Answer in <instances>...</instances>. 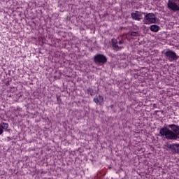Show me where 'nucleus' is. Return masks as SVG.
Listing matches in <instances>:
<instances>
[{"instance_id": "1", "label": "nucleus", "mask_w": 179, "mask_h": 179, "mask_svg": "<svg viewBox=\"0 0 179 179\" xmlns=\"http://www.w3.org/2000/svg\"><path fill=\"white\" fill-rule=\"evenodd\" d=\"M169 128L163 127L160 129L159 134L164 136L168 141H177L179 138V126L177 124H169Z\"/></svg>"}, {"instance_id": "2", "label": "nucleus", "mask_w": 179, "mask_h": 179, "mask_svg": "<svg viewBox=\"0 0 179 179\" xmlns=\"http://www.w3.org/2000/svg\"><path fill=\"white\" fill-rule=\"evenodd\" d=\"M164 55L166 59L169 61V62H173V61H177V59H178V58H179V56L177 55V53H176V52H174L170 49H167L166 51L164 53Z\"/></svg>"}, {"instance_id": "3", "label": "nucleus", "mask_w": 179, "mask_h": 179, "mask_svg": "<svg viewBox=\"0 0 179 179\" xmlns=\"http://www.w3.org/2000/svg\"><path fill=\"white\" fill-rule=\"evenodd\" d=\"M143 22L144 24H152L156 23V15L152 13L145 14Z\"/></svg>"}, {"instance_id": "4", "label": "nucleus", "mask_w": 179, "mask_h": 179, "mask_svg": "<svg viewBox=\"0 0 179 179\" xmlns=\"http://www.w3.org/2000/svg\"><path fill=\"white\" fill-rule=\"evenodd\" d=\"M94 61L95 64H106L107 62V57L102 54H96L94 56Z\"/></svg>"}, {"instance_id": "5", "label": "nucleus", "mask_w": 179, "mask_h": 179, "mask_svg": "<svg viewBox=\"0 0 179 179\" xmlns=\"http://www.w3.org/2000/svg\"><path fill=\"white\" fill-rule=\"evenodd\" d=\"M143 15H146V13L138 10L131 13L133 20H136L137 22H139L143 19Z\"/></svg>"}, {"instance_id": "6", "label": "nucleus", "mask_w": 179, "mask_h": 179, "mask_svg": "<svg viewBox=\"0 0 179 179\" xmlns=\"http://www.w3.org/2000/svg\"><path fill=\"white\" fill-rule=\"evenodd\" d=\"M167 8L169 10L172 12H178L179 11V6L177 3L173 1L172 0H169L167 3Z\"/></svg>"}, {"instance_id": "7", "label": "nucleus", "mask_w": 179, "mask_h": 179, "mask_svg": "<svg viewBox=\"0 0 179 179\" xmlns=\"http://www.w3.org/2000/svg\"><path fill=\"white\" fill-rule=\"evenodd\" d=\"M167 148L168 149H171L173 153H177L178 155H179V144H168Z\"/></svg>"}, {"instance_id": "8", "label": "nucleus", "mask_w": 179, "mask_h": 179, "mask_svg": "<svg viewBox=\"0 0 179 179\" xmlns=\"http://www.w3.org/2000/svg\"><path fill=\"white\" fill-rule=\"evenodd\" d=\"M94 103H96V104H99V106H101V103H103V101H104V97L101 95H99V96H96L94 99H93Z\"/></svg>"}, {"instance_id": "9", "label": "nucleus", "mask_w": 179, "mask_h": 179, "mask_svg": "<svg viewBox=\"0 0 179 179\" xmlns=\"http://www.w3.org/2000/svg\"><path fill=\"white\" fill-rule=\"evenodd\" d=\"M112 45L113 50L115 51H120V50H122V47L118 46V41H117L116 39H112Z\"/></svg>"}, {"instance_id": "10", "label": "nucleus", "mask_w": 179, "mask_h": 179, "mask_svg": "<svg viewBox=\"0 0 179 179\" xmlns=\"http://www.w3.org/2000/svg\"><path fill=\"white\" fill-rule=\"evenodd\" d=\"M9 128V124L8 123L3 122L2 124H0V135L3 134V129H8Z\"/></svg>"}, {"instance_id": "11", "label": "nucleus", "mask_w": 179, "mask_h": 179, "mask_svg": "<svg viewBox=\"0 0 179 179\" xmlns=\"http://www.w3.org/2000/svg\"><path fill=\"white\" fill-rule=\"evenodd\" d=\"M159 29H160V27L156 24H153L150 27V30H151V31H154V33H157Z\"/></svg>"}, {"instance_id": "12", "label": "nucleus", "mask_w": 179, "mask_h": 179, "mask_svg": "<svg viewBox=\"0 0 179 179\" xmlns=\"http://www.w3.org/2000/svg\"><path fill=\"white\" fill-rule=\"evenodd\" d=\"M87 94H90V96H94V90L92 87H89L87 90Z\"/></svg>"}, {"instance_id": "13", "label": "nucleus", "mask_w": 179, "mask_h": 179, "mask_svg": "<svg viewBox=\"0 0 179 179\" xmlns=\"http://www.w3.org/2000/svg\"><path fill=\"white\" fill-rule=\"evenodd\" d=\"M130 36H132V37H138V36H139V33L136 31H131Z\"/></svg>"}, {"instance_id": "14", "label": "nucleus", "mask_w": 179, "mask_h": 179, "mask_svg": "<svg viewBox=\"0 0 179 179\" xmlns=\"http://www.w3.org/2000/svg\"><path fill=\"white\" fill-rule=\"evenodd\" d=\"M142 8V4L141 3H138L136 6V9H141Z\"/></svg>"}, {"instance_id": "15", "label": "nucleus", "mask_w": 179, "mask_h": 179, "mask_svg": "<svg viewBox=\"0 0 179 179\" xmlns=\"http://www.w3.org/2000/svg\"><path fill=\"white\" fill-rule=\"evenodd\" d=\"M118 44L121 45V44H124V41L122 39L119 41Z\"/></svg>"}, {"instance_id": "16", "label": "nucleus", "mask_w": 179, "mask_h": 179, "mask_svg": "<svg viewBox=\"0 0 179 179\" xmlns=\"http://www.w3.org/2000/svg\"><path fill=\"white\" fill-rule=\"evenodd\" d=\"M178 1V2H179V0H177Z\"/></svg>"}]
</instances>
